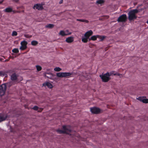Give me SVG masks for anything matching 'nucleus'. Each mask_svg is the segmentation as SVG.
Masks as SVG:
<instances>
[{
	"mask_svg": "<svg viewBox=\"0 0 148 148\" xmlns=\"http://www.w3.org/2000/svg\"><path fill=\"white\" fill-rule=\"evenodd\" d=\"M138 12V10L137 9L132 10L130 11L128 14V19L129 21H131L137 18V16L136 14Z\"/></svg>",
	"mask_w": 148,
	"mask_h": 148,
	"instance_id": "nucleus-1",
	"label": "nucleus"
},
{
	"mask_svg": "<svg viewBox=\"0 0 148 148\" xmlns=\"http://www.w3.org/2000/svg\"><path fill=\"white\" fill-rule=\"evenodd\" d=\"M7 117L8 116L7 114H3L0 115V123L5 120Z\"/></svg>",
	"mask_w": 148,
	"mask_h": 148,
	"instance_id": "nucleus-14",
	"label": "nucleus"
},
{
	"mask_svg": "<svg viewBox=\"0 0 148 148\" xmlns=\"http://www.w3.org/2000/svg\"><path fill=\"white\" fill-rule=\"evenodd\" d=\"M3 11L9 13L13 12L14 13H15V11L13 10L10 7L7 8H5Z\"/></svg>",
	"mask_w": 148,
	"mask_h": 148,
	"instance_id": "nucleus-15",
	"label": "nucleus"
},
{
	"mask_svg": "<svg viewBox=\"0 0 148 148\" xmlns=\"http://www.w3.org/2000/svg\"><path fill=\"white\" fill-rule=\"evenodd\" d=\"M43 110V109L42 108H40L38 109V111L39 112H41Z\"/></svg>",
	"mask_w": 148,
	"mask_h": 148,
	"instance_id": "nucleus-33",
	"label": "nucleus"
},
{
	"mask_svg": "<svg viewBox=\"0 0 148 148\" xmlns=\"http://www.w3.org/2000/svg\"><path fill=\"white\" fill-rule=\"evenodd\" d=\"M7 117L8 116L7 114H3L0 115V123L5 120Z\"/></svg>",
	"mask_w": 148,
	"mask_h": 148,
	"instance_id": "nucleus-13",
	"label": "nucleus"
},
{
	"mask_svg": "<svg viewBox=\"0 0 148 148\" xmlns=\"http://www.w3.org/2000/svg\"><path fill=\"white\" fill-rule=\"evenodd\" d=\"M4 72L2 71H0V76H4L5 75Z\"/></svg>",
	"mask_w": 148,
	"mask_h": 148,
	"instance_id": "nucleus-31",
	"label": "nucleus"
},
{
	"mask_svg": "<svg viewBox=\"0 0 148 148\" xmlns=\"http://www.w3.org/2000/svg\"><path fill=\"white\" fill-rule=\"evenodd\" d=\"M54 26V25L53 24H49L47 25H46L45 27L47 28H49L51 29L53 28Z\"/></svg>",
	"mask_w": 148,
	"mask_h": 148,
	"instance_id": "nucleus-20",
	"label": "nucleus"
},
{
	"mask_svg": "<svg viewBox=\"0 0 148 148\" xmlns=\"http://www.w3.org/2000/svg\"><path fill=\"white\" fill-rule=\"evenodd\" d=\"M27 42L25 40L21 42V46L20 48V49L21 50H24L27 47Z\"/></svg>",
	"mask_w": 148,
	"mask_h": 148,
	"instance_id": "nucleus-8",
	"label": "nucleus"
},
{
	"mask_svg": "<svg viewBox=\"0 0 148 148\" xmlns=\"http://www.w3.org/2000/svg\"><path fill=\"white\" fill-rule=\"evenodd\" d=\"M127 18L126 14H123L120 16L118 18L117 21L119 22H125Z\"/></svg>",
	"mask_w": 148,
	"mask_h": 148,
	"instance_id": "nucleus-7",
	"label": "nucleus"
},
{
	"mask_svg": "<svg viewBox=\"0 0 148 148\" xmlns=\"http://www.w3.org/2000/svg\"><path fill=\"white\" fill-rule=\"evenodd\" d=\"M36 8V9L38 10H42L43 9V5L41 4H36L33 7V8L35 9Z\"/></svg>",
	"mask_w": 148,
	"mask_h": 148,
	"instance_id": "nucleus-9",
	"label": "nucleus"
},
{
	"mask_svg": "<svg viewBox=\"0 0 148 148\" xmlns=\"http://www.w3.org/2000/svg\"><path fill=\"white\" fill-rule=\"evenodd\" d=\"M17 35V32L14 31L12 33V36H16Z\"/></svg>",
	"mask_w": 148,
	"mask_h": 148,
	"instance_id": "nucleus-30",
	"label": "nucleus"
},
{
	"mask_svg": "<svg viewBox=\"0 0 148 148\" xmlns=\"http://www.w3.org/2000/svg\"><path fill=\"white\" fill-rule=\"evenodd\" d=\"M7 87L5 84H3L0 85V95L3 96L5 93Z\"/></svg>",
	"mask_w": 148,
	"mask_h": 148,
	"instance_id": "nucleus-4",
	"label": "nucleus"
},
{
	"mask_svg": "<svg viewBox=\"0 0 148 148\" xmlns=\"http://www.w3.org/2000/svg\"><path fill=\"white\" fill-rule=\"evenodd\" d=\"M63 130H57V132L60 134H68L69 132H71V129L68 128L66 126L64 125L62 127Z\"/></svg>",
	"mask_w": 148,
	"mask_h": 148,
	"instance_id": "nucleus-3",
	"label": "nucleus"
},
{
	"mask_svg": "<svg viewBox=\"0 0 148 148\" xmlns=\"http://www.w3.org/2000/svg\"><path fill=\"white\" fill-rule=\"evenodd\" d=\"M93 34V32L91 30H90L89 31L86 32L84 34L85 37H87L89 38V37L91 36Z\"/></svg>",
	"mask_w": 148,
	"mask_h": 148,
	"instance_id": "nucleus-10",
	"label": "nucleus"
},
{
	"mask_svg": "<svg viewBox=\"0 0 148 148\" xmlns=\"http://www.w3.org/2000/svg\"><path fill=\"white\" fill-rule=\"evenodd\" d=\"M99 77H101L102 81L104 82H108L110 79L109 72H107L104 74L100 75Z\"/></svg>",
	"mask_w": 148,
	"mask_h": 148,
	"instance_id": "nucleus-2",
	"label": "nucleus"
},
{
	"mask_svg": "<svg viewBox=\"0 0 148 148\" xmlns=\"http://www.w3.org/2000/svg\"><path fill=\"white\" fill-rule=\"evenodd\" d=\"M4 1V0H2L1 1H0V4H2Z\"/></svg>",
	"mask_w": 148,
	"mask_h": 148,
	"instance_id": "nucleus-34",
	"label": "nucleus"
},
{
	"mask_svg": "<svg viewBox=\"0 0 148 148\" xmlns=\"http://www.w3.org/2000/svg\"><path fill=\"white\" fill-rule=\"evenodd\" d=\"M62 2H63V0H61L60 1L59 3L60 4H61L62 3Z\"/></svg>",
	"mask_w": 148,
	"mask_h": 148,
	"instance_id": "nucleus-35",
	"label": "nucleus"
},
{
	"mask_svg": "<svg viewBox=\"0 0 148 148\" xmlns=\"http://www.w3.org/2000/svg\"><path fill=\"white\" fill-rule=\"evenodd\" d=\"M43 85L44 86H47L49 88H53V86L51 83L49 82H47L43 83Z\"/></svg>",
	"mask_w": 148,
	"mask_h": 148,
	"instance_id": "nucleus-18",
	"label": "nucleus"
},
{
	"mask_svg": "<svg viewBox=\"0 0 148 148\" xmlns=\"http://www.w3.org/2000/svg\"><path fill=\"white\" fill-rule=\"evenodd\" d=\"M115 72L114 71H111L109 72V75H110V77L112 75H117L118 76L121 77V76H122V75L118 73H115Z\"/></svg>",
	"mask_w": 148,
	"mask_h": 148,
	"instance_id": "nucleus-11",
	"label": "nucleus"
},
{
	"mask_svg": "<svg viewBox=\"0 0 148 148\" xmlns=\"http://www.w3.org/2000/svg\"><path fill=\"white\" fill-rule=\"evenodd\" d=\"M74 41V38L72 36L67 37L65 41L68 43H71Z\"/></svg>",
	"mask_w": 148,
	"mask_h": 148,
	"instance_id": "nucleus-12",
	"label": "nucleus"
},
{
	"mask_svg": "<svg viewBox=\"0 0 148 148\" xmlns=\"http://www.w3.org/2000/svg\"><path fill=\"white\" fill-rule=\"evenodd\" d=\"M90 111L94 114H97L101 112V110L99 108L93 107L90 108Z\"/></svg>",
	"mask_w": 148,
	"mask_h": 148,
	"instance_id": "nucleus-6",
	"label": "nucleus"
},
{
	"mask_svg": "<svg viewBox=\"0 0 148 148\" xmlns=\"http://www.w3.org/2000/svg\"><path fill=\"white\" fill-rule=\"evenodd\" d=\"M108 48H109V47H106V48H105V50H106V51L107 50H108Z\"/></svg>",
	"mask_w": 148,
	"mask_h": 148,
	"instance_id": "nucleus-36",
	"label": "nucleus"
},
{
	"mask_svg": "<svg viewBox=\"0 0 148 148\" xmlns=\"http://www.w3.org/2000/svg\"><path fill=\"white\" fill-rule=\"evenodd\" d=\"M61 70V69L59 67H56L54 69V70L56 71H59Z\"/></svg>",
	"mask_w": 148,
	"mask_h": 148,
	"instance_id": "nucleus-29",
	"label": "nucleus"
},
{
	"mask_svg": "<svg viewBox=\"0 0 148 148\" xmlns=\"http://www.w3.org/2000/svg\"><path fill=\"white\" fill-rule=\"evenodd\" d=\"M104 2V1L103 0H98L96 1V3L98 4H101Z\"/></svg>",
	"mask_w": 148,
	"mask_h": 148,
	"instance_id": "nucleus-25",
	"label": "nucleus"
},
{
	"mask_svg": "<svg viewBox=\"0 0 148 148\" xmlns=\"http://www.w3.org/2000/svg\"><path fill=\"white\" fill-rule=\"evenodd\" d=\"M36 67L38 71H40L42 70V67L39 65H36Z\"/></svg>",
	"mask_w": 148,
	"mask_h": 148,
	"instance_id": "nucleus-27",
	"label": "nucleus"
},
{
	"mask_svg": "<svg viewBox=\"0 0 148 148\" xmlns=\"http://www.w3.org/2000/svg\"><path fill=\"white\" fill-rule=\"evenodd\" d=\"M71 75V73L67 72L58 73L56 74L57 76L59 77H66L70 76Z\"/></svg>",
	"mask_w": 148,
	"mask_h": 148,
	"instance_id": "nucleus-5",
	"label": "nucleus"
},
{
	"mask_svg": "<svg viewBox=\"0 0 148 148\" xmlns=\"http://www.w3.org/2000/svg\"><path fill=\"white\" fill-rule=\"evenodd\" d=\"M32 108L34 110H38L39 109V108L36 106H35L33 108Z\"/></svg>",
	"mask_w": 148,
	"mask_h": 148,
	"instance_id": "nucleus-32",
	"label": "nucleus"
},
{
	"mask_svg": "<svg viewBox=\"0 0 148 148\" xmlns=\"http://www.w3.org/2000/svg\"><path fill=\"white\" fill-rule=\"evenodd\" d=\"M68 32V30H66V32Z\"/></svg>",
	"mask_w": 148,
	"mask_h": 148,
	"instance_id": "nucleus-37",
	"label": "nucleus"
},
{
	"mask_svg": "<svg viewBox=\"0 0 148 148\" xmlns=\"http://www.w3.org/2000/svg\"><path fill=\"white\" fill-rule=\"evenodd\" d=\"M88 38L86 37L83 38H82V41L84 43H86L88 42Z\"/></svg>",
	"mask_w": 148,
	"mask_h": 148,
	"instance_id": "nucleus-24",
	"label": "nucleus"
},
{
	"mask_svg": "<svg viewBox=\"0 0 148 148\" xmlns=\"http://www.w3.org/2000/svg\"><path fill=\"white\" fill-rule=\"evenodd\" d=\"M97 36L98 37V38H99L101 41L103 40L106 38V37L105 36H101L99 35H97Z\"/></svg>",
	"mask_w": 148,
	"mask_h": 148,
	"instance_id": "nucleus-26",
	"label": "nucleus"
},
{
	"mask_svg": "<svg viewBox=\"0 0 148 148\" xmlns=\"http://www.w3.org/2000/svg\"><path fill=\"white\" fill-rule=\"evenodd\" d=\"M71 34V33H70L68 34L66 33L63 30H61L60 32L59 33V34L60 35L62 36H67L69 35H70Z\"/></svg>",
	"mask_w": 148,
	"mask_h": 148,
	"instance_id": "nucleus-17",
	"label": "nucleus"
},
{
	"mask_svg": "<svg viewBox=\"0 0 148 148\" xmlns=\"http://www.w3.org/2000/svg\"><path fill=\"white\" fill-rule=\"evenodd\" d=\"M98 38V37L97 36V35L96 36H92L89 39V40H96L97 38Z\"/></svg>",
	"mask_w": 148,
	"mask_h": 148,
	"instance_id": "nucleus-21",
	"label": "nucleus"
},
{
	"mask_svg": "<svg viewBox=\"0 0 148 148\" xmlns=\"http://www.w3.org/2000/svg\"><path fill=\"white\" fill-rule=\"evenodd\" d=\"M17 77L15 73H13L11 76V79L12 81H15L17 79Z\"/></svg>",
	"mask_w": 148,
	"mask_h": 148,
	"instance_id": "nucleus-19",
	"label": "nucleus"
},
{
	"mask_svg": "<svg viewBox=\"0 0 148 148\" xmlns=\"http://www.w3.org/2000/svg\"><path fill=\"white\" fill-rule=\"evenodd\" d=\"M147 23L148 24V20H147Z\"/></svg>",
	"mask_w": 148,
	"mask_h": 148,
	"instance_id": "nucleus-38",
	"label": "nucleus"
},
{
	"mask_svg": "<svg viewBox=\"0 0 148 148\" xmlns=\"http://www.w3.org/2000/svg\"><path fill=\"white\" fill-rule=\"evenodd\" d=\"M12 51L15 53H18L19 52V50L18 49L15 48L12 50Z\"/></svg>",
	"mask_w": 148,
	"mask_h": 148,
	"instance_id": "nucleus-28",
	"label": "nucleus"
},
{
	"mask_svg": "<svg viewBox=\"0 0 148 148\" xmlns=\"http://www.w3.org/2000/svg\"><path fill=\"white\" fill-rule=\"evenodd\" d=\"M38 42L36 40H33L32 41L31 45L33 46H36L38 44Z\"/></svg>",
	"mask_w": 148,
	"mask_h": 148,
	"instance_id": "nucleus-23",
	"label": "nucleus"
},
{
	"mask_svg": "<svg viewBox=\"0 0 148 148\" xmlns=\"http://www.w3.org/2000/svg\"><path fill=\"white\" fill-rule=\"evenodd\" d=\"M138 99L143 103H148V99H144L141 97H139L138 98Z\"/></svg>",
	"mask_w": 148,
	"mask_h": 148,
	"instance_id": "nucleus-16",
	"label": "nucleus"
},
{
	"mask_svg": "<svg viewBox=\"0 0 148 148\" xmlns=\"http://www.w3.org/2000/svg\"><path fill=\"white\" fill-rule=\"evenodd\" d=\"M76 20L78 21H79L80 22H85L86 23H88L89 22V21L86 20L85 19H76Z\"/></svg>",
	"mask_w": 148,
	"mask_h": 148,
	"instance_id": "nucleus-22",
	"label": "nucleus"
}]
</instances>
